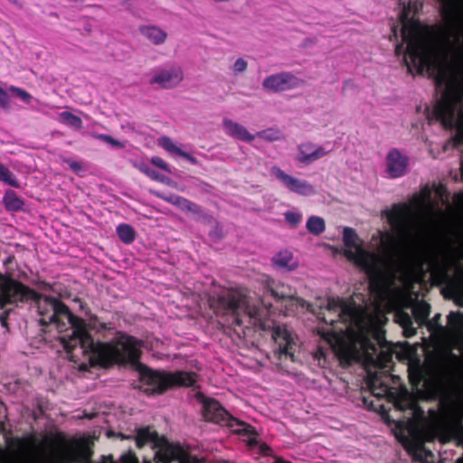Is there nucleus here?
<instances>
[{
	"label": "nucleus",
	"mask_w": 463,
	"mask_h": 463,
	"mask_svg": "<svg viewBox=\"0 0 463 463\" xmlns=\"http://www.w3.org/2000/svg\"><path fill=\"white\" fill-rule=\"evenodd\" d=\"M286 185L293 192L298 193V194H305L309 186L305 182H302L298 179H296L292 176H290L286 183Z\"/></svg>",
	"instance_id": "obj_25"
},
{
	"label": "nucleus",
	"mask_w": 463,
	"mask_h": 463,
	"mask_svg": "<svg viewBox=\"0 0 463 463\" xmlns=\"http://www.w3.org/2000/svg\"><path fill=\"white\" fill-rule=\"evenodd\" d=\"M98 137H99V138H100V139H102V140H104V141H106V142H108V143H110V144H111V145H113V146H121V144H120L118 141H117V140H115V139H113V138H112L111 137H109V136H107V135H99V136H98Z\"/></svg>",
	"instance_id": "obj_38"
},
{
	"label": "nucleus",
	"mask_w": 463,
	"mask_h": 463,
	"mask_svg": "<svg viewBox=\"0 0 463 463\" xmlns=\"http://www.w3.org/2000/svg\"><path fill=\"white\" fill-rule=\"evenodd\" d=\"M408 53L413 63L428 70H437L439 80L448 67V50L444 46L432 43L421 32L415 29L412 38L408 40Z\"/></svg>",
	"instance_id": "obj_4"
},
{
	"label": "nucleus",
	"mask_w": 463,
	"mask_h": 463,
	"mask_svg": "<svg viewBox=\"0 0 463 463\" xmlns=\"http://www.w3.org/2000/svg\"><path fill=\"white\" fill-rule=\"evenodd\" d=\"M45 301L50 305L54 313L51 320L55 321L56 317L64 315L73 329L71 340L78 341L81 348H85V345L90 342V335L86 331L84 323L80 319L73 317L67 307L60 301L51 298H45Z\"/></svg>",
	"instance_id": "obj_6"
},
{
	"label": "nucleus",
	"mask_w": 463,
	"mask_h": 463,
	"mask_svg": "<svg viewBox=\"0 0 463 463\" xmlns=\"http://www.w3.org/2000/svg\"><path fill=\"white\" fill-rule=\"evenodd\" d=\"M276 340L280 345L281 353L285 354L291 353L292 346L295 345V338L291 334L288 333L287 331H282L281 333L278 334Z\"/></svg>",
	"instance_id": "obj_17"
},
{
	"label": "nucleus",
	"mask_w": 463,
	"mask_h": 463,
	"mask_svg": "<svg viewBox=\"0 0 463 463\" xmlns=\"http://www.w3.org/2000/svg\"><path fill=\"white\" fill-rule=\"evenodd\" d=\"M0 179L5 183L14 186L18 187L19 184L16 179L13 176L11 172L3 165L0 164Z\"/></svg>",
	"instance_id": "obj_26"
},
{
	"label": "nucleus",
	"mask_w": 463,
	"mask_h": 463,
	"mask_svg": "<svg viewBox=\"0 0 463 463\" xmlns=\"http://www.w3.org/2000/svg\"><path fill=\"white\" fill-rule=\"evenodd\" d=\"M165 201L178 206L182 210H187V211H193V212H198L197 207L188 201L185 198L180 197V196H170L167 198H165Z\"/></svg>",
	"instance_id": "obj_21"
},
{
	"label": "nucleus",
	"mask_w": 463,
	"mask_h": 463,
	"mask_svg": "<svg viewBox=\"0 0 463 463\" xmlns=\"http://www.w3.org/2000/svg\"><path fill=\"white\" fill-rule=\"evenodd\" d=\"M143 33L154 43H160L165 39V33L156 27H146Z\"/></svg>",
	"instance_id": "obj_23"
},
{
	"label": "nucleus",
	"mask_w": 463,
	"mask_h": 463,
	"mask_svg": "<svg viewBox=\"0 0 463 463\" xmlns=\"http://www.w3.org/2000/svg\"><path fill=\"white\" fill-rule=\"evenodd\" d=\"M232 132L233 135L243 140H252L253 137L241 126L233 124L232 126Z\"/></svg>",
	"instance_id": "obj_29"
},
{
	"label": "nucleus",
	"mask_w": 463,
	"mask_h": 463,
	"mask_svg": "<svg viewBox=\"0 0 463 463\" xmlns=\"http://www.w3.org/2000/svg\"><path fill=\"white\" fill-rule=\"evenodd\" d=\"M91 443L90 439L64 442L53 435L16 439L0 449V463H86Z\"/></svg>",
	"instance_id": "obj_2"
},
{
	"label": "nucleus",
	"mask_w": 463,
	"mask_h": 463,
	"mask_svg": "<svg viewBox=\"0 0 463 463\" xmlns=\"http://www.w3.org/2000/svg\"><path fill=\"white\" fill-rule=\"evenodd\" d=\"M62 342H63L64 347L69 349L70 348L69 344L64 339H62Z\"/></svg>",
	"instance_id": "obj_43"
},
{
	"label": "nucleus",
	"mask_w": 463,
	"mask_h": 463,
	"mask_svg": "<svg viewBox=\"0 0 463 463\" xmlns=\"http://www.w3.org/2000/svg\"><path fill=\"white\" fill-rule=\"evenodd\" d=\"M3 203L8 211L23 210L24 203L14 191H7L3 197Z\"/></svg>",
	"instance_id": "obj_14"
},
{
	"label": "nucleus",
	"mask_w": 463,
	"mask_h": 463,
	"mask_svg": "<svg viewBox=\"0 0 463 463\" xmlns=\"http://www.w3.org/2000/svg\"><path fill=\"white\" fill-rule=\"evenodd\" d=\"M413 315L419 323H422L430 315V306L425 302H418L412 307Z\"/></svg>",
	"instance_id": "obj_22"
},
{
	"label": "nucleus",
	"mask_w": 463,
	"mask_h": 463,
	"mask_svg": "<svg viewBox=\"0 0 463 463\" xmlns=\"http://www.w3.org/2000/svg\"><path fill=\"white\" fill-rule=\"evenodd\" d=\"M235 70L238 71H242L246 69L247 63L245 61L240 59L234 64Z\"/></svg>",
	"instance_id": "obj_39"
},
{
	"label": "nucleus",
	"mask_w": 463,
	"mask_h": 463,
	"mask_svg": "<svg viewBox=\"0 0 463 463\" xmlns=\"http://www.w3.org/2000/svg\"><path fill=\"white\" fill-rule=\"evenodd\" d=\"M140 345L130 336H121L118 343L110 344L90 342L83 348L91 364L109 366L119 362H135L139 356Z\"/></svg>",
	"instance_id": "obj_3"
},
{
	"label": "nucleus",
	"mask_w": 463,
	"mask_h": 463,
	"mask_svg": "<svg viewBox=\"0 0 463 463\" xmlns=\"http://www.w3.org/2000/svg\"><path fill=\"white\" fill-rule=\"evenodd\" d=\"M458 99L459 96L458 94L454 98H450L449 94L444 97L439 105V113L444 118L452 120L456 112L461 118V112L458 110Z\"/></svg>",
	"instance_id": "obj_9"
},
{
	"label": "nucleus",
	"mask_w": 463,
	"mask_h": 463,
	"mask_svg": "<svg viewBox=\"0 0 463 463\" xmlns=\"http://www.w3.org/2000/svg\"><path fill=\"white\" fill-rule=\"evenodd\" d=\"M273 264L282 269H292L297 266L291 252L288 250L279 251L273 258Z\"/></svg>",
	"instance_id": "obj_13"
},
{
	"label": "nucleus",
	"mask_w": 463,
	"mask_h": 463,
	"mask_svg": "<svg viewBox=\"0 0 463 463\" xmlns=\"http://www.w3.org/2000/svg\"><path fill=\"white\" fill-rule=\"evenodd\" d=\"M204 411L206 418L213 421H218L223 414V410L214 401H210L205 404Z\"/></svg>",
	"instance_id": "obj_18"
},
{
	"label": "nucleus",
	"mask_w": 463,
	"mask_h": 463,
	"mask_svg": "<svg viewBox=\"0 0 463 463\" xmlns=\"http://www.w3.org/2000/svg\"><path fill=\"white\" fill-rule=\"evenodd\" d=\"M60 118L66 124L77 128L81 127V119L71 112L65 111L60 114Z\"/></svg>",
	"instance_id": "obj_27"
},
{
	"label": "nucleus",
	"mask_w": 463,
	"mask_h": 463,
	"mask_svg": "<svg viewBox=\"0 0 463 463\" xmlns=\"http://www.w3.org/2000/svg\"><path fill=\"white\" fill-rule=\"evenodd\" d=\"M286 219L292 225H296L300 222L301 214L298 213L288 212L286 213Z\"/></svg>",
	"instance_id": "obj_35"
},
{
	"label": "nucleus",
	"mask_w": 463,
	"mask_h": 463,
	"mask_svg": "<svg viewBox=\"0 0 463 463\" xmlns=\"http://www.w3.org/2000/svg\"><path fill=\"white\" fill-rule=\"evenodd\" d=\"M33 293L22 284L0 276V307L11 302L13 298L20 299L32 297Z\"/></svg>",
	"instance_id": "obj_7"
},
{
	"label": "nucleus",
	"mask_w": 463,
	"mask_h": 463,
	"mask_svg": "<svg viewBox=\"0 0 463 463\" xmlns=\"http://www.w3.org/2000/svg\"><path fill=\"white\" fill-rule=\"evenodd\" d=\"M182 80V75L177 71H163L155 78V81L163 87H170Z\"/></svg>",
	"instance_id": "obj_16"
},
{
	"label": "nucleus",
	"mask_w": 463,
	"mask_h": 463,
	"mask_svg": "<svg viewBox=\"0 0 463 463\" xmlns=\"http://www.w3.org/2000/svg\"><path fill=\"white\" fill-rule=\"evenodd\" d=\"M103 463H113L110 457L104 458ZM121 463H137L133 453L128 452L121 457Z\"/></svg>",
	"instance_id": "obj_32"
},
{
	"label": "nucleus",
	"mask_w": 463,
	"mask_h": 463,
	"mask_svg": "<svg viewBox=\"0 0 463 463\" xmlns=\"http://www.w3.org/2000/svg\"><path fill=\"white\" fill-rule=\"evenodd\" d=\"M151 163L154 165H156V167L164 170L167 174L171 173V169H170L169 165L162 158H160L158 156H154L151 158Z\"/></svg>",
	"instance_id": "obj_33"
},
{
	"label": "nucleus",
	"mask_w": 463,
	"mask_h": 463,
	"mask_svg": "<svg viewBox=\"0 0 463 463\" xmlns=\"http://www.w3.org/2000/svg\"><path fill=\"white\" fill-rule=\"evenodd\" d=\"M273 172L277 175V177L279 178L285 184L288 182V178L290 177V175L285 174L278 167H274Z\"/></svg>",
	"instance_id": "obj_36"
},
{
	"label": "nucleus",
	"mask_w": 463,
	"mask_h": 463,
	"mask_svg": "<svg viewBox=\"0 0 463 463\" xmlns=\"http://www.w3.org/2000/svg\"><path fill=\"white\" fill-rule=\"evenodd\" d=\"M149 378L150 383L155 386L156 392H164L178 386H191L197 382L196 374L185 372L174 373L155 372Z\"/></svg>",
	"instance_id": "obj_5"
},
{
	"label": "nucleus",
	"mask_w": 463,
	"mask_h": 463,
	"mask_svg": "<svg viewBox=\"0 0 463 463\" xmlns=\"http://www.w3.org/2000/svg\"><path fill=\"white\" fill-rule=\"evenodd\" d=\"M138 168L144 174H146L147 176H149L156 181L163 182V183H165L168 181V178L166 176L156 174L155 171L151 170L148 166H146L145 165H139Z\"/></svg>",
	"instance_id": "obj_30"
},
{
	"label": "nucleus",
	"mask_w": 463,
	"mask_h": 463,
	"mask_svg": "<svg viewBox=\"0 0 463 463\" xmlns=\"http://www.w3.org/2000/svg\"><path fill=\"white\" fill-rule=\"evenodd\" d=\"M317 155L316 153H313V154H307L305 152H301V156H300V160L302 161H307V160H310L311 158L313 157H317Z\"/></svg>",
	"instance_id": "obj_40"
},
{
	"label": "nucleus",
	"mask_w": 463,
	"mask_h": 463,
	"mask_svg": "<svg viewBox=\"0 0 463 463\" xmlns=\"http://www.w3.org/2000/svg\"><path fill=\"white\" fill-rule=\"evenodd\" d=\"M158 144L167 152L182 156L191 162L192 164H197L195 157L191 156L189 153L183 151L177 144L168 137H162L158 139Z\"/></svg>",
	"instance_id": "obj_11"
},
{
	"label": "nucleus",
	"mask_w": 463,
	"mask_h": 463,
	"mask_svg": "<svg viewBox=\"0 0 463 463\" xmlns=\"http://www.w3.org/2000/svg\"><path fill=\"white\" fill-rule=\"evenodd\" d=\"M234 431L244 435L246 437L244 441H246L249 446H252L256 443L257 433L251 427L244 423H238V429H235Z\"/></svg>",
	"instance_id": "obj_20"
},
{
	"label": "nucleus",
	"mask_w": 463,
	"mask_h": 463,
	"mask_svg": "<svg viewBox=\"0 0 463 463\" xmlns=\"http://www.w3.org/2000/svg\"><path fill=\"white\" fill-rule=\"evenodd\" d=\"M156 457L162 463H169L173 459H177L180 463H200L196 458L186 454L179 445L167 442L157 450Z\"/></svg>",
	"instance_id": "obj_8"
},
{
	"label": "nucleus",
	"mask_w": 463,
	"mask_h": 463,
	"mask_svg": "<svg viewBox=\"0 0 463 463\" xmlns=\"http://www.w3.org/2000/svg\"><path fill=\"white\" fill-rule=\"evenodd\" d=\"M406 169L404 158L396 151H392L388 156V172L391 176L398 177L402 175Z\"/></svg>",
	"instance_id": "obj_10"
},
{
	"label": "nucleus",
	"mask_w": 463,
	"mask_h": 463,
	"mask_svg": "<svg viewBox=\"0 0 463 463\" xmlns=\"http://www.w3.org/2000/svg\"><path fill=\"white\" fill-rule=\"evenodd\" d=\"M117 233L119 239L125 243H130L135 240L136 232L134 229L128 224H119L117 227Z\"/></svg>",
	"instance_id": "obj_19"
},
{
	"label": "nucleus",
	"mask_w": 463,
	"mask_h": 463,
	"mask_svg": "<svg viewBox=\"0 0 463 463\" xmlns=\"http://www.w3.org/2000/svg\"><path fill=\"white\" fill-rule=\"evenodd\" d=\"M11 90L14 93L17 94L18 96H20L22 99H25V100H29L30 99V95L27 92H25L24 90H21V89L12 87Z\"/></svg>",
	"instance_id": "obj_37"
},
{
	"label": "nucleus",
	"mask_w": 463,
	"mask_h": 463,
	"mask_svg": "<svg viewBox=\"0 0 463 463\" xmlns=\"http://www.w3.org/2000/svg\"><path fill=\"white\" fill-rule=\"evenodd\" d=\"M409 375L411 383L417 384L420 380V373L418 365L411 364L409 367Z\"/></svg>",
	"instance_id": "obj_31"
},
{
	"label": "nucleus",
	"mask_w": 463,
	"mask_h": 463,
	"mask_svg": "<svg viewBox=\"0 0 463 463\" xmlns=\"http://www.w3.org/2000/svg\"><path fill=\"white\" fill-rule=\"evenodd\" d=\"M345 255L349 260L366 272L370 279V292L373 298V307L365 311L351 310V328L344 335L326 333L323 337L334 351L345 360H369L373 358L374 347L367 335H373L380 340L381 326L384 323V313L394 307L392 288L395 279L402 284L420 281L423 273L429 271L437 279L443 278L447 264L433 252L423 249L412 250L404 256L396 250L394 237L381 232L377 254L369 253L363 248L362 241L352 229L344 230Z\"/></svg>",
	"instance_id": "obj_1"
},
{
	"label": "nucleus",
	"mask_w": 463,
	"mask_h": 463,
	"mask_svg": "<svg viewBox=\"0 0 463 463\" xmlns=\"http://www.w3.org/2000/svg\"><path fill=\"white\" fill-rule=\"evenodd\" d=\"M448 318H449V325L452 330H458L463 326V315L462 314L450 313Z\"/></svg>",
	"instance_id": "obj_28"
},
{
	"label": "nucleus",
	"mask_w": 463,
	"mask_h": 463,
	"mask_svg": "<svg viewBox=\"0 0 463 463\" xmlns=\"http://www.w3.org/2000/svg\"><path fill=\"white\" fill-rule=\"evenodd\" d=\"M403 34H404V37H405V38H408V34H407L406 30H404Z\"/></svg>",
	"instance_id": "obj_44"
},
{
	"label": "nucleus",
	"mask_w": 463,
	"mask_h": 463,
	"mask_svg": "<svg viewBox=\"0 0 463 463\" xmlns=\"http://www.w3.org/2000/svg\"><path fill=\"white\" fill-rule=\"evenodd\" d=\"M389 221L397 229L406 228L410 222L408 209L406 207L394 209L389 216Z\"/></svg>",
	"instance_id": "obj_12"
},
{
	"label": "nucleus",
	"mask_w": 463,
	"mask_h": 463,
	"mask_svg": "<svg viewBox=\"0 0 463 463\" xmlns=\"http://www.w3.org/2000/svg\"><path fill=\"white\" fill-rule=\"evenodd\" d=\"M7 94L6 92L0 87V103L5 106L6 104Z\"/></svg>",
	"instance_id": "obj_41"
},
{
	"label": "nucleus",
	"mask_w": 463,
	"mask_h": 463,
	"mask_svg": "<svg viewBox=\"0 0 463 463\" xmlns=\"http://www.w3.org/2000/svg\"><path fill=\"white\" fill-rule=\"evenodd\" d=\"M307 227L310 232L318 234L325 230V222L322 218L313 216L308 219Z\"/></svg>",
	"instance_id": "obj_24"
},
{
	"label": "nucleus",
	"mask_w": 463,
	"mask_h": 463,
	"mask_svg": "<svg viewBox=\"0 0 463 463\" xmlns=\"http://www.w3.org/2000/svg\"><path fill=\"white\" fill-rule=\"evenodd\" d=\"M154 439H155L154 433H150L146 430H142V431L138 432L137 441L138 444H141V443H146L150 440H154Z\"/></svg>",
	"instance_id": "obj_34"
},
{
	"label": "nucleus",
	"mask_w": 463,
	"mask_h": 463,
	"mask_svg": "<svg viewBox=\"0 0 463 463\" xmlns=\"http://www.w3.org/2000/svg\"><path fill=\"white\" fill-rule=\"evenodd\" d=\"M461 462H463V459H461V461H458V463H461Z\"/></svg>",
	"instance_id": "obj_45"
},
{
	"label": "nucleus",
	"mask_w": 463,
	"mask_h": 463,
	"mask_svg": "<svg viewBox=\"0 0 463 463\" xmlns=\"http://www.w3.org/2000/svg\"><path fill=\"white\" fill-rule=\"evenodd\" d=\"M264 86L270 90L278 91L287 89L289 86V82L284 75H274L265 80Z\"/></svg>",
	"instance_id": "obj_15"
},
{
	"label": "nucleus",
	"mask_w": 463,
	"mask_h": 463,
	"mask_svg": "<svg viewBox=\"0 0 463 463\" xmlns=\"http://www.w3.org/2000/svg\"><path fill=\"white\" fill-rule=\"evenodd\" d=\"M70 167L74 171H80L81 170V165L75 161H70L69 162Z\"/></svg>",
	"instance_id": "obj_42"
},
{
	"label": "nucleus",
	"mask_w": 463,
	"mask_h": 463,
	"mask_svg": "<svg viewBox=\"0 0 463 463\" xmlns=\"http://www.w3.org/2000/svg\"><path fill=\"white\" fill-rule=\"evenodd\" d=\"M461 462H463V459H461V461H458V463H461Z\"/></svg>",
	"instance_id": "obj_46"
}]
</instances>
